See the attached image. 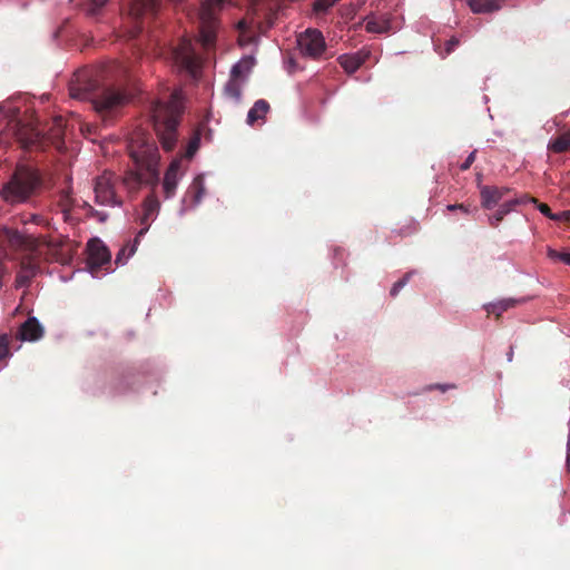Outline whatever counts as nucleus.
Masks as SVG:
<instances>
[{"mask_svg": "<svg viewBox=\"0 0 570 570\" xmlns=\"http://www.w3.org/2000/svg\"><path fill=\"white\" fill-rule=\"evenodd\" d=\"M392 29L391 18L387 13L368 16L365 19V30L373 33H386Z\"/></svg>", "mask_w": 570, "mask_h": 570, "instance_id": "18", "label": "nucleus"}, {"mask_svg": "<svg viewBox=\"0 0 570 570\" xmlns=\"http://www.w3.org/2000/svg\"><path fill=\"white\" fill-rule=\"evenodd\" d=\"M171 57L177 66L194 77L200 68L199 58L195 52L191 40L188 38L179 40L178 45L171 50Z\"/></svg>", "mask_w": 570, "mask_h": 570, "instance_id": "8", "label": "nucleus"}, {"mask_svg": "<svg viewBox=\"0 0 570 570\" xmlns=\"http://www.w3.org/2000/svg\"><path fill=\"white\" fill-rule=\"evenodd\" d=\"M225 95L238 102L242 98V81L230 78L225 86Z\"/></svg>", "mask_w": 570, "mask_h": 570, "instance_id": "26", "label": "nucleus"}, {"mask_svg": "<svg viewBox=\"0 0 570 570\" xmlns=\"http://www.w3.org/2000/svg\"><path fill=\"white\" fill-rule=\"evenodd\" d=\"M116 176L110 171H105L96 178L95 196L99 205L120 206L122 200L117 196L115 190Z\"/></svg>", "mask_w": 570, "mask_h": 570, "instance_id": "9", "label": "nucleus"}, {"mask_svg": "<svg viewBox=\"0 0 570 570\" xmlns=\"http://www.w3.org/2000/svg\"><path fill=\"white\" fill-rule=\"evenodd\" d=\"M538 209L540 210V213L544 216H547L548 218L552 219V220H560L561 219V216H556V214H553L550 209V207L544 204V203H538Z\"/></svg>", "mask_w": 570, "mask_h": 570, "instance_id": "33", "label": "nucleus"}, {"mask_svg": "<svg viewBox=\"0 0 570 570\" xmlns=\"http://www.w3.org/2000/svg\"><path fill=\"white\" fill-rule=\"evenodd\" d=\"M560 261L567 265H570V253H563L560 255Z\"/></svg>", "mask_w": 570, "mask_h": 570, "instance_id": "42", "label": "nucleus"}, {"mask_svg": "<svg viewBox=\"0 0 570 570\" xmlns=\"http://www.w3.org/2000/svg\"><path fill=\"white\" fill-rule=\"evenodd\" d=\"M556 216H561V219L559 222L570 223V212H561L559 214H556Z\"/></svg>", "mask_w": 570, "mask_h": 570, "instance_id": "41", "label": "nucleus"}, {"mask_svg": "<svg viewBox=\"0 0 570 570\" xmlns=\"http://www.w3.org/2000/svg\"><path fill=\"white\" fill-rule=\"evenodd\" d=\"M138 242L135 240V244L130 247L129 252L127 253V247L120 248L118 254L116 255L115 264L117 266L126 264L127 259L135 253L136 250V244Z\"/></svg>", "mask_w": 570, "mask_h": 570, "instance_id": "30", "label": "nucleus"}, {"mask_svg": "<svg viewBox=\"0 0 570 570\" xmlns=\"http://www.w3.org/2000/svg\"><path fill=\"white\" fill-rule=\"evenodd\" d=\"M111 254L106 245L98 238L88 242L87 266L94 276H97L100 269L110 265Z\"/></svg>", "mask_w": 570, "mask_h": 570, "instance_id": "11", "label": "nucleus"}, {"mask_svg": "<svg viewBox=\"0 0 570 570\" xmlns=\"http://www.w3.org/2000/svg\"><path fill=\"white\" fill-rule=\"evenodd\" d=\"M448 208L450 210H453V209H456V208L463 209V205H450Z\"/></svg>", "mask_w": 570, "mask_h": 570, "instance_id": "45", "label": "nucleus"}, {"mask_svg": "<svg viewBox=\"0 0 570 570\" xmlns=\"http://www.w3.org/2000/svg\"><path fill=\"white\" fill-rule=\"evenodd\" d=\"M563 253H560L556 249H552V248H549L548 249V256L551 258V259H559L560 261V255H562Z\"/></svg>", "mask_w": 570, "mask_h": 570, "instance_id": "40", "label": "nucleus"}, {"mask_svg": "<svg viewBox=\"0 0 570 570\" xmlns=\"http://www.w3.org/2000/svg\"><path fill=\"white\" fill-rule=\"evenodd\" d=\"M45 334V328L39 323V321L30 316L28 317L20 326L17 333L14 334V341H29L35 342L42 338Z\"/></svg>", "mask_w": 570, "mask_h": 570, "instance_id": "13", "label": "nucleus"}, {"mask_svg": "<svg viewBox=\"0 0 570 570\" xmlns=\"http://www.w3.org/2000/svg\"><path fill=\"white\" fill-rule=\"evenodd\" d=\"M91 8L89 9L91 14H96V12L102 8L108 0H89Z\"/></svg>", "mask_w": 570, "mask_h": 570, "instance_id": "37", "label": "nucleus"}, {"mask_svg": "<svg viewBox=\"0 0 570 570\" xmlns=\"http://www.w3.org/2000/svg\"><path fill=\"white\" fill-rule=\"evenodd\" d=\"M301 52L313 59H318L326 50L323 33L317 29H306L297 38Z\"/></svg>", "mask_w": 570, "mask_h": 570, "instance_id": "10", "label": "nucleus"}, {"mask_svg": "<svg viewBox=\"0 0 570 570\" xmlns=\"http://www.w3.org/2000/svg\"><path fill=\"white\" fill-rule=\"evenodd\" d=\"M38 171L28 166H18L1 190L2 198L9 204L23 203L31 197L40 186Z\"/></svg>", "mask_w": 570, "mask_h": 570, "instance_id": "5", "label": "nucleus"}, {"mask_svg": "<svg viewBox=\"0 0 570 570\" xmlns=\"http://www.w3.org/2000/svg\"><path fill=\"white\" fill-rule=\"evenodd\" d=\"M247 28V24H246V21L242 20L238 22V29L239 30H245Z\"/></svg>", "mask_w": 570, "mask_h": 570, "instance_id": "43", "label": "nucleus"}, {"mask_svg": "<svg viewBox=\"0 0 570 570\" xmlns=\"http://www.w3.org/2000/svg\"><path fill=\"white\" fill-rule=\"evenodd\" d=\"M199 142H200V138L198 135H195L194 137H191V139L189 140V142L187 145L185 156L188 158H191L195 155V153L198 150Z\"/></svg>", "mask_w": 570, "mask_h": 570, "instance_id": "31", "label": "nucleus"}, {"mask_svg": "<svg viewBox=\"0 0 570 570\" xmlns=\"http://www.w3.org/2000/svg\"><path fill=\"white\" fill-rule=\"evenodd\" d=\"M161 0H131L128 4V19L131 26L128 33L136 38L145 28V22L154 18L160 8Z\"/></svg>", "mask_w": 570, "mask_h": 570, "instance_id": "7", "label": "nucleus"}, {"mask_svg": "<svg viewBox=\"0 0 570 570\" xmlns=\"http://www.w3.org/2000/svg\"><path fill=\"white\" fill-rule=\"evenodd\" d=\"M514 208L511 200L503 203L493 216L490 217V225L497 227L499 223Z\"/></svg>", "mask_w": 570, "mask_h": 570, "instance_id": "27", "label": "nucleus"}, {"mask_svg": "<svg viewBox=\"0 0 570 570\" xmlns=\"http://www.w3.org/2000/svg\"><path fill=\"white\" fill-rule=\"evenodd\" d=\"M13 340V335L10 333L0 335V362L10 355V344Z\"/></svg>", "mask_w": 570, "mask_h": 570, "instance_id": "29", "label": "nucleus"}, {"mask_svg": "<svg viewBox=\"0 0 570 570\" xmlns=\"http://www.w3.org/2000/svg\"><path fill=\"white\" fill-rule=\"evenodd\" d=\"M269 110V104L264 100H257L247 114V122L254 125L258 119H263Z\"/></svg>", "mask_w": 570, "mask_h": 570, "instance_id": "23", "label": "nucleus"}, {"mask_svg": "<svg viewBox=\"0 0 570 570\" xmlns=\"http://www.w3.org/2000/svg\"><path fill=\"white\" fill-rule=\"evenodd\" d=\"M250 68L252 62L249 59L242 60L233 66L230 71V78L242 81L243 76L249 72Z\"/></svg>", "mask_w": 570, "mask_h": 570, "instance_id": "28", "label": "nucleus"}, {"mask_svg": "<svg viewBox=\"0 0 570 570\" xmlns=\"http://www.w3.org/2000/svg\"><path fill=\"white\" fill-rule=\"evenodd\" d=\"M12 130L20 146L24 149H42L47 144L60 148L63 144L65 120L62 117H56L48 135H43L32 124L23 122L20 119L13 120Z\"/></svg>", "mask_w": 570, "mask_h": 570, "instance_id": "4", "label": "nucleus"}, {"mask_svg": "<svg viewBox=\"0 0 570 570\" xmlns=\"http://www.w3.org/2000/svg\"><path fill=\"white\" fill-rule=\"evenodd\" d=\"M507 356H508V361L511 362L513 358V347L512 346L510 347V351L508 352Z\"/></svg>", "mask_w": 570, "mask_h": 570, "instance_id": "44", "label": "nucleus"}, {"mask_svg": "<svg viewBox=\"0 0 570 570\" xmlns=\"http://www.w3.org/2000/svg\"><path fill=\"white\" fill-rule=\"evenodd\" d=\"M548 150L554 154L570 151V128L551 139L548 144Z\"/></svg>", "mask_w": 570, "mask_h": 570, "instance_id": "21", "label": "nucleus"}, {"mask_svg": "<svg viewBox=\"0 0 570 570\" xmlns=\"http://www.w3.org/2000/svg\"><path fill=\"white\" fill-rule=\"evenodd\" d=\"M455 384H431L424 389V391L439 390L441 392H446L449 390L455 389Z\"/></svg>", "mask_w": 570, "mask_h": 570, "instance_id": "34", "label": "nucleus"}, {"mask_svg": "<svg viewBox=\"0 0 570 570\" xmlns=\"http://www.w3.org/2000/svg\"><path fill=\"white\" fill-rule=\"evenodd\" d=\"M509 191L508 188H499L495 186H483L481 188V203L487 209H491L499 204V202Z\"/></svg>", "mask_w": 570, "mask_h": 570, "instance_id": "17", "label": "nucleus"}, {"mask_svg": "<svg viewBox=\"0 0 570 570\" xmlns=\"http://www.w3.org/2000/svg\"><path fill=\"white\" fill-rule=\"evenodd\" d=\"M159 207L160 204L155 193H151L145 198L142 203V216L140 217V224L144 225V228H141L138 233L136 242H138V238L148 230L149 224L154 219V216L158 213Z\"/></svg>", "mask_w": 570, "mask_h": 570, "instance_id": "14", "label": "nucleus"}, {"mask_svg": "<svg viewBox=\"0 0 570 570\" xmlns=\"http://www.w3.org/2000/svg\"><path fill=\"white\" fill-rule=\"evenodd\" d=\"M188 194L191 196L194 205H198L202 202L205 195L204 178L202 176H197L193 180Z\"/></svg>", "mask_w": 570, "mask_h": 570, "instance_id": "25", "label": "nucleus"}, {"mask_svg": "<svg viewBox=\"0 0 570 570\" xmlns=\"http://www.w3.org/2000/svg\"><path fill=\"white\" fill-rule=\"evenodd\" d=\"M228 0H204L198 9L199 41L205 49L215 45L219 26L218 14Z\"/></svg>", "mask_w": 570, "mask_h": 570, "instance_id": "6", "label": "nucleus"}, {"mask_svg": "<svg viewBox=\"0 0 570 570\" xmlns=\"http://www.w3.org/2000/svg\"><path fill=\"white\" fill-rule=\"evenodd\" d=\"M476 150H473L466 159L460 165L462 171L468 170L475 160Z\"/></svg>", "mask_w": 570, "mask_h": 570, "instance_id": "36", "label": "nucleus"}, {"mask_svg": "<svg viewBox=\"0 0 570 570\" xmlns=\"http://www.w3.org/2000/svg\"><path fill=\"white\" fill-rule=\"evenodd\" d=\"M522 299H514V298H504L497 303H491L485 306V309L488 314H494L497 317H500V315L508 311L509 308L515 307L518 304L522 303Z\"/></svg>", "mask_w": 570, "mask_h": 570, "instance_id": "22", "label": "nucleus"}, {"mask_svg": "<svg viewBox=\"0 0 570 570\" xmlns=\"http://www.w3.org/2000/svg\"><path fill=\"white\" fill-rule=\"evenodd\" d=\"M180 168V160L174 159L167 168L163 181V189L165 198H170L175 195L178 184V173Z\"/></svg>", "mask_w": 570, "mask_h": 570, "instance_id": "16", "label": "nucleus"}, {"mask_svg": "<svg viewBox=\"0 0 570 570\" xmlns=\"http://www.w3.org/2000/svg\"><path fill=\"white\" fill-rule=\"evenodd\" d=\"M8 274V268L2 258H0V287L2 286V278Z\"/></svg>", "mask_w": 570, "mask_h": 570, "instance_id": "39", "label": "nucleus"}, {"mask_svg": "<svg viewBox=\"0 0 570 570\" xmlns=\"http://www.w3.org/2000/svg\"><path fill=\"white\" fill-rule=\"evenodd\" d=\"M0 243L13 250L32 249L36 246L32 237L24 236L17 229L7 226L0 227Z\"/></svg>", "mask_w": 570, "mask_h": 570, "instance_id": "12", "label": "nucleus"}, {"mask_svg": "<svg viewBox=\"0 0 570 570\" xmlns=\"http://www.w3.org/2000/svg\"><path fill=\"white\" fill-rule=\"evenodd\" d=\"M511 202H512L513 206L521 205V204H528V203L538 204V199L534 197H531L529 195H523L520 198H515Z\"/></svg>", "mask_w": 570, "mask_h": 570, "instance_id": "35", "label": "nucleus"}, {"mask_svg": "<svg viewBox=\"0 0 570 570\" xmlns=\"http://www.w3.org/2000/svg\"><path fill=\"white\" fill-rule=\"evenodd\" d=\"M115 71L122 72L120 63L110 62L77 70L69 82L70 97L91 101L98 112H107L122 105L126 96L114 87Z\"/></svg>", "mask_w": 570, "mask_h": 570, "instance_id": "1", "label": "nucleus"}, {"mask_svg": "<svg viewBox=\"0 0 570 570\" xmlns=\"http://www.w3.org/2000/svg\"><path fill=\"white\" fill-rule=\"evenodd\" d=\"M57 205L60 208L61 213L65 216V220L68 219L69 213L71 212L75 199L71 195L70 189L61 190L57 200Z\"/></svg>", "mask_w": 570, "mask_h": 570, "instance_id": "24", "label": "nucleus"}, {"mask_svg": "<svg viewBox=\"0 0 570 570\" xmlns=\"http://www.w3.org/2000/svg\"><path fill=\"white\" fill-rule=\"evenodd\" d=\"M412 273H406L401 279H399L391 288V296L395 297L399 292L407 284Z\"/></svg>", "mask_w": 570, "mask_h": 570, "instance_id": "32", "label": "nucleus"}, {"mask_svg": "<svg viewBox=\"0 0 570 570\" xmlns=\"http://www.w3.org/2000/svg\"><path fill=\"white\" fill-rule=\"evenodd\" d=\"M37 273V265L32 262L31 258H23L20 263V269L16 276V286L17 287H27L29 286L31 279Z\"/></svg>", "mask_w": 570, "mask_h": 570, "instance_id": "19", "label": "nucleus"}, {"mask_svg": "<svg viewBox=\"0 0 570 570\" xmlns=\"http://www.w3.org/2000/svg\"><path fill=\"white\" fill-rule=\"evenodd\" d=\"M458 45H459V39H456L455 37H452L450 40H448L445 43L446 55H450L456 48Z\"/></svg>", "mask_w": 570, "mask_h": 570, "instance_id": "38", "label": "nucleus"}, {"mask_svg": "<svg viewBox=\"0 0 570 570\" xmlns=\"http://www.w3.org/2000/svg\"><path fill=\"white\" fill-rule=\"evenodd\" d=\"M183 114V95L174 90L167 101L158 100L151 107L154 129L164 150L171 151L177 144V127Z\"/></svg>", "mask_w": 570, "mask_h": 570, "instance_id": "3", "label": "nucleus"}, {"mask_svg": "<svg viewBox=\"0 0 570 570\" xmlns=\"http://www.w3.org/2000/svg\"><path fill=\"white\" fill-rule=\"evenodd\" d=\"M505 0H466L471 11L476 14L492 13L500 10Z\"/></svg>", "mask_w": 570, "mask_h": 570, "instance_id": "20", "label": "nucleus"}, {"mask_svg": "<svg viewBox=\"0 0 570 570\" xmlns=\"http://www.w3.org/2000/svg\"><path fill=\"white\" fill-rule=\"evenodd\" d=\"M371 51L366 49H362L352 55H342L338 57V62L341 67L347 73H354L362 65L366 62L370 58Z\"/></svg>", "mask_w": 570, "mask_h": 570, "instance_id": "15", "label": "nucleus"}, {"mask_svg": "<svg viewBox=\"0 0 570 570\" xmlns=\"http://www.w3.org/2000/svg\"><path fill=\"white\" fill-rule=\"evenodd\" d=\"M135 169H129L122 177V184L129 193H136L142 185L155 188L159 183V154L155 141L145 132L136 131L128 144Z\"/></svg>", "mask_w": 570, "mask_h": 570, "instance_id": "2", "label": "nucleus"}]
</instances>
